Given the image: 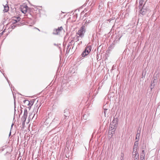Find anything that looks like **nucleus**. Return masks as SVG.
I'll return each mask as SVG.
<instances>
[{"instance_id":"f257e3e1","label":"nucleus","mask_w":160,"mask_h":160,"mask_svg":"<svg viewBox=\"0 0 160 160\" xmlns=\"http://www.w3.org/2000/svg\"><path fill=\"white\" fill-rule=\"evenodd\" d=\"M77 34H78V36H76V37L74 38L73 40L72 41H74V46H76V48L77 49H79L80 46L79 44L80 43V42H79V37H80V30H78V32L77 33Z\"/></svg>"},{"instance_id":"f03ea898","label":"nucleus","mask_w":160,"mask_h":160,"mask_svg":"<svg viewBox=\"0 0 160 160\" xmlns=\"http://www.w3.org/2000/svg\"><path fill=\"white\" fill-rule=\"evenodd\" d=\"M92 48L91 46H87L81 54L82 57H84L88 55L91 51Z\"/></svg>"},{"instance_id":"7ed1b4c3","label":"nucleus","mask_w":160,"mask_h":160,"mask_svg":"<svg viewBox=\"0 0 160 160\" xmlns=\"http://www.w3.org/2000/svg\"><path fill=\"white\" fill-rule=\"evenodd\" d=\"M74 41H71V42L68 43L67 47V50L66 51V52L67 53H69L70 51V49L71 48L73 49L74 46H74Z\"/></svg>"},{"instance_id":"20e7f679","label":"nucleus","mask_w":160,"mask_h":160,"mask_svg":"<svg viewBox=\"0 0 160 160\" xmlns=\"http://www.w3.org/2000/svg\"><path fill=\"white\" fill-rule=\"evenodd\" d=\"M118 118H117L114 117L111 123V125L113 126V127H111V128H112V129H116L115 127H116L118 122Z\"/></svg>"},{"instance_id":"39448f33","label":"nucleus","mask_w":160,"mask_h":160,"mask_svg":"<svg viewBox=\"0 0 160 160\" xmlns=\"http://www.w3.org/2000/svg\"><path fill=\"white\" fill-rule=\"evenodd\" d=\"M63 29V28L62 26L58 27L57 29H55L53 30V34L54 35H58L61 32Z\"/></svg>"},{"instance_id":"423d86ee","label":"nucleus","mask_w":160,"mask_h":160,"mask_svg":"<svg viewBox=\"0 0 160 160\" xmlns=\"http://www.w3.org/2000/svg\"><path fill=\"white\" fill-rule=\"evenodd\" d=\"M140 9L139 12L142 15H145L148 11V8H146L145 6H144V5H143Z\"/></svg>"},{"instance_id":"0eeeda50","label":"nucleus","mask_w":160,"mask_h":160,"mask_svg":"<svg viewBox=\"0 0 160 160\" xmlns=\"http://www.w3.org/2000/svg\"><path fill=\"white\" fill-rule=\"evenodd\" d=\"M64 118L63 121L65 122L67 120L69 116V111L68 109H66L64 110Z\"/></svg>"},{"instance_id":"6e6552de","label":"nucleus","mask_w":160,"mask_h":160,"mask_svg":"<svg viewBox=\"0 0 160 160\" xmlns=\"http://www.w3.org/2000/svg\"><path fill=\"white\" fill-rule=\"evenodd\" d=\"M28 7L26 5L24 6H22L21 8V12L23 13H25L28 11Z\"/></svg>"},{"instance_id":"1a4fd4ad","label":"nucleus","mask_w":160,"mask_h":160,"mask_svg":"<svg viewBox=\"0 0 160 160\" xmlns=\"http://www.w3.org/2000/svg\"><path fill=\"white\" fill-rule=\"evenodd\" d=\"M28 114L27 110L26 109H25L24 110V113L23 116L22 118V120L23 122H25L27 117Z\"/></svg>"},{"instance_id":"9d476101","label":"nucleus","mask_w":160,"mask_h":160,"mask_svg":"<svg viewBox=\"0 0 160 160\" xmlns=\"http://www.w3.org/2000/svg\"><path fill=\"white\" fill-rule=\"evenodd\" d=\"M85 26H86L85 25V24H84V25L83 26L81 29V38L83 36L84 33L86 32V29L85 28Z\"/></svg>"},{"instance_id":"9b49d317","label":"nucleus","mask_w":160,"mask_h":160,"mask_svg":"<svg viewBox=\"0 0 160 160\" xmlns=\"http://www.w3.org/2000/svg\"><path fill=\"white\" fill-rule=\"evenodd\" d=\"M145 3L146 1L145 0H139V5L138 7L139 9H140L141 8H142L143 5L145 6Z\"/></svg>"},{"instance_id":"f8f14e48","label":"nucleus","mask_w":160,"mask_h":160,"mask_svg":"<svg viewBox=\"0 0 160 160\" xmlns=\"http://www.w3.org/2000/svg\"><path fill=\"white\" fill-rule=\"evenodd\" d=\"M155 80V79H154L153 81L152 82H151V85L150 86V88L152 90V88H153L155 86V82L154 81Z\"/></svg>"},{"instance_id":"ddd939ff","label":"nucleus","mask_w":160,"mask_h":160,"mask_svg":"<svg viewBox=\"0 0 160 160\" xmlns=\"http://www.w3.org/2000/svg\"><path fill=\"white\" fill-rule=\"evenodd\" d=\"M145 154L141 153L140 155V160H145Z\"/></svg>"},{"instance_id":"4468645a","label":"nucleus","mask_w":160,"mask_h":160,"mask_svg":"<svg viewBox=\"0 0 160 160\" xmlns=\"http://www.w3.org/2000/svg\"><path fill=\"white\" fill-rule=\"evenodd\" d=\"M9 8L8 6H4V9L3 11L4 12H7Z\"/></svg>"},{"instance_id":"2eb2a0df","label":"nucleus","mask_w":160,"mask_h":160,"mask_svg":"<svg viewBox=\"0 0 160 160\" xmlns=\"http://www.w3.org/2000/svg\"><path fill=\"white\" fill-rule=\"evenodd\" d=\"M23 102L26 105H27L29 106V101L28 100H25L23 101Z\"/></svg>"},{"instance_id":"dca6fc26","label":"nucleus","mask_w":160,"mask_h":160,"mask_svg":"<svg viewBox=\"0 0 160 160\" xmlns=\"http://www.w3.org/2000/svg\"><path fill=\"white\" fill-rule=\"evenodd\" d=\"M132 158L136 157L137 156H139L138 152H132Z\"/></svg>"},{"instance_id":"f3484780","label":"nucleus","mask_w":160,"mask_h":160,"mask_svg":"<svg viewBox=\"0 0 160 160\" xmlns=\"http://www.w3.org/2000/svg\"><path fill=\"white\" fill-rule=\"evenodd\" d=\"M140 136V133H137L136 135V139L138 140Z\"/></svg>"},{"instance_id":"a211bd4d","label":"nucleus","mask_w":160,"mask_h":160,"mask_svg":"<svg viewBox=\"0 0 160 160\" xmlns=\"http://www.w3.org/2000/svg\"><path fill=\"white\" fill-rule=\"evenodd\" d=\"M146 74V71H143L142 72V78H143V77H144Z\"/></svg>"},{"instance_id":"6ab92c4d","label":"nucleus","mask_w":160,"mask_h":160,"mask_svg":"<svg viewBox=\"0 0 160 160\" xmlns=\"http://www.w3.org/2000/svg\"><path fill=\"white\" fill-rule=\"evenodd\" d=\"M133 158H134V160H138L139 156H137L136 157H134Z\"/></svg>"},{"instance_id":"aec40b11","label":"nucleus","mask_w":160,"mask_h":160,"mask_svg":"<svg viewBox=\"0 0 160 160\" xmlns=\"http://www.w3.org/2000/svg\"><path fill=\"white\" fill-rule=\"evenodd\" d=\"M33 104V102H32V101H29V106H32V105Z\"/></svg>"},{"instance_id":"412c9836","label":"nucleus","mask_w":160,"mask_h":160,"mask_svg":"<svg viewBox=\"0 0 160 160\" xmlns=\"http://www.w3.org/2000/svg\"><path fill=\"white\" fill-rule=\"evenodd\" d=\"M138 140H137V141H136L135 142H134V145H136V146H138Z\"/></svg>"},{"instance_id":"4be33fe9","label":"nucleus","mask_w":160,"mask_h":160,"mask_svg":"<svg viewBox=\"0 0 160 160\" xmlns=\"http://www.w3.org/2000/svg\"><path fill=\"white\" fill-rule=\"evenodd\" d=\"M17 26H18V24H16V25H11V28L12 29H13L15 28Z\"/></svg>"},{"instance_id":"5701e85b","label":"nucleus","mask_w":160,"mask_h":160,"mask_svg":"<svg viewBox=\"0 0 160 160\" xmlns=\"http://www.w3.org/2000/svg\"><path fill=\"white\" fill-rule=\"evenodd\" d=\"M137 149L133 148L132 152H137Z\"/></svg>"},{"instance_id":"b1692460","label":"nucleus","mask_w":160,"mask_h":160,"mask_svg":"<svg viewBox=\"0 0 160 160\" xmlns=\"http://www.w3.org/2000/svg\"><path fill=\"white\" fill-rule=\"evenodd\" d=\"M107 109H105L104 110V113L105 117H106V115L107 113Z\"/></svg>"},{"instance_id":"393cba45","label":"nucleus","mask_w":160,"mask_h":160,"mask_svg":"<svg viewBox=\"0 0 160 160\" xmlns=\"http://www.w3.org/2000/svg\"><path fill=\"white\" fill-rule=\"evenodd\" d=\"M20 18L19 17H18L16 18V20L18 21V22L20 20Z\"/></svg>"},{"instance_id":"a878e982","label":"nucleus","mask_w":160,"mask_h":160,"mask_svg":"<svg viewBox=\"0 0 160 160\" xmlns=\"http://www.w3.org/2000/svg\"><path fill=\"white\" fill-rule=\"evenodd\" d=\"M54 45L55 46H56L59 47V48H60L59 46V44H58L54 43Z\"/></svg>"},{"instance_id":"bb28decb","label":"nucleus","mask_w":160,"mask_h":160,"mask_svg":"<svg viewBox=\"0 0 160 160\" xmlns=\"http://www.w3.org/2000/svg\"><path fill=\"white\" fill-rule=\"evenodd\" d=\"M138 147V146H137L134 145L133 147V148L137 149Z\"/></svg>"},{"instance_id":"cd10ccee","label":"nucleus","mask_w":160,"mask_h":160,"mask_svg":"<svg viewBox=\"0 0 160 160\" xmlns=\"http://www.w3.org/2000/svg\"><path fill=\"white\" fill-rule=\"evenodd\" d=\"M18 21L16 20V19L14 20V22H13V24H15L18 22Z\"/></svg>"},{"instance_id":"c85d7f7f","label":"nucleus","mask_w":160,"mask_h":160,"mask_svg":"<svg viewBox=\"0 0 160 160\" xmlns=\"http://www.w3.org/2000/svg\"><path fill=\"white\" fill-rule=\"evenodd\" d=\"M56 118H54L53 120H52V122H55V121L56 120V121H58V119H56V120L55 119Z\"/></svg>"},{"instance_id":"c756f323","label":"nucleus","mask_w":160,"mask_h":160,"mask_svg":"<svg viewBox=\"0 0 160 160\" xmlns=\"http://www.w3.org/2000/svg\"><path fill=\"white\" fill-rule=\"evenodd\" d=\"M141 153L145 154V151H144V150H143L142 151V152Z\"/></svg>"},{"instance_id":"7c9ffc66","label":"nucleus","mask_w":160,"mask_h":160,"mask_svg":"<svg viewBox=\"0 0 160 160\" xmlns=\"http://www.w3.org/2000/svg\"><path fill=\"white\" fill-rule=\"evenodd\" d=\"M5 78L7 79V81H8V83L10 85L9 83H10V82L8 80V78H7H7L5 77Z\"/></svg>"},{"instance_id":"2f4dec72","label":"nucleus","mask_w":160,"mask_h":160,"mask_svg":"<svg viewBox=\"0 0 160 160\" xmlns=\"http://www.w3.org/2000/svg\"><path fill=\"white\" fill-rule=\"evenodd\" d=\"M11 132L10 131V133H9V137L10 136H11Z\"/></svg>"},{"instance_id":"473e14b6","label":"nucleus","mask_w":160,"mask_h":160,"mask_svg":"<svg viewBox=\"0 0 160 160\" xmlns=\"http://www.w3.org/2000/svg\"><path fill=\"white\" fill-rule=\"evenodd\" d=\"M31 106H29L28 108H29V110L31 108Z\"/></svg>"},{"instance_id":"72a5a7b5","label":"nucleus","mask_w":160,"mask_h":160,"mask_svg":"<svg viewBox=\"0 0 160 160\" xmlns=\"http://www.w3.org/2000/svg\"><path fill=\"white\" fill-rule=\"evenodd\" d=\"M13 123H12V125H11V128H12V126H13Z\"/></svg>"},{"instance_id":"f704fd0d","label":"nucleus","mask_w":160,"mask_h":160,"mask_svg":"<svg viewBox=\"0 0 160 160\" xmlns=\"http://www.w3.org/2000/svg\"><path fill=\"white\" fill-rule=\"evenodd\" d=\"M3 33V32H2V33H0V35L1 34V35H2V33Z\"/></svg>"},{"instance_id":"c9c22d12","label":"nucleus","mask_w":160,"mask_h":160,"mask_svg":"<svg viewBox=\"0 0 160 160\" xmlns=\"http://www.w3.org/2000/svg\"><path fill=\"white\" fill-rule=\"evenodd\" d=\"M35 114H34V116H33V118H34V117H35Z\"/></svg>"},{"instance_id":"e433bc0d","label":"nucleus","mask_w":160,"mask_h":160,"mask_svg":"<svg viewBox=\"0 0 160 160\" xmlns=\"http://www.w3.org/2000/svg\"><path fill=\"white\" fill-rule=\"evenodd\" d=\"M81 14V15H82V12Z\"/></svg>"},{"instance_id":"4c0bfd02","label":"nucleus","mask_w":160,"mask_h":160,"mask_svg":"<svg viewBox=\"0 0 160 160\" xmlns=\"http://www.w3.org/2000/svg\"><path fill=\"white\" fill-rule=\"evenodd\" d=\"M87 22V20L85 22V23H86V22Z\"/></svg>"},{"instance_id":"58836bf2","label":"nucleus","mask_w":160,"mask_h":160,"mask_svg":"<svg viewBox=\"0 0 160 160\" xmlns=\"http://www.w3.org/2000/svg\"><path fill=\"white\" fill-rule=\"evenodd\" d=\"M39 108V107H38V109ZM38 110H37V111H38Z\"/></svg>"},{"instance_id":"ea45409f","label":"nucleus","mask_w":160,"mask_h":160,"mask_svg":"<svg viewBox=\"0 0 160 160\" xmlns=\"http://www.w3.org/2000/svg\"><path fill=\"white\" fill-rule=\"evenodd\" d=\"M77 10H76L75 11V12H76L77 11Z\"/></svg>"}]
</instances>
